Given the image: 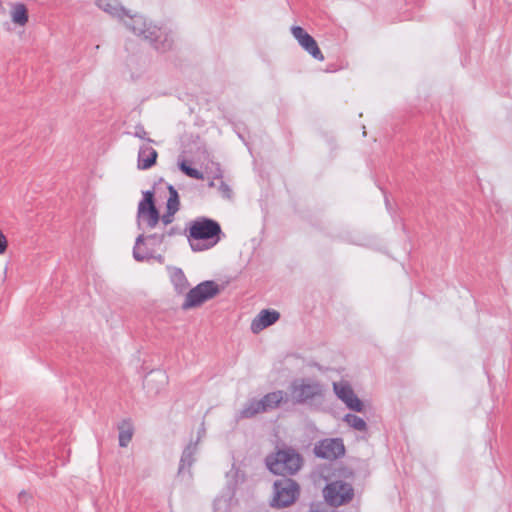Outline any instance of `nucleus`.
<instances>
[{
    "mask_svg": "<svg viewBox=\"0 0 512 512\" xmlns=\"http://www.w3.org/2000/svg\"><path fill=\"white\" fill-rule=\"evenodd\" d=\"M314 454L318 458L334 460L345 454V446L341 438H328L320 440L314 447Z\"/></svg>",
    "mask_w": 512,
    "mask_h": 512,
    "instance_id": "obj_9",
    "label": "nucleus"
},
{
    "mask_svg": "<svg viewBox=\"0 0 512 512\" xmlns=\"http://www.w3.org/2000/svg\"><path fill=\"white\" fill-rule=\"evenodd\" d=\"M198 449V440L190 441L189 444L184 448L178 468V475L184 474L187 470L188 474L190 473V468L195 462V455Z\"/></svg>",
    "mask_w": 512,
    "mask_h": 512,
    "instance_id": "obj_13",
    "label": "nucleus"
},
{
    "mask_svg": "<svg viewBox=\"0 0 512 512\" xmlns=\"http://www.w3.org/2000/svg\"><path fill=\"white\" fill-rule=\"evenodd\" d=\"M333 387L337 397L344 403L355 394L351 386L348 384L339 385L334 383Z\"/></svg>",
    "mask_w": 512,
    "mask_h": 512,
    "instance_id": "obj_23",
    "label": "nucleus"
},
{
    "mask_svg": "<svg viewBox=\"0 0 512 512\" xmlns=\"http://www.w3.org/2000/svg\"><path fill=\"white\" fill-rule=\"evenodd\" d=\"M167 188H168V192H169L168 198H179V194L173 185H168Z\"/></svg>",
    "mask_w": 512,
    "mask_h": 512,
    "instance_id": "obj_33",
    "label": "nucleus"
},
{
    "mask_svg": "<svg viewBox=\"0 0 512 512\" xmlns=\"http://www.w3.org/2000/svg\"><path fill=\"white\" fill-rule=\"evenodd\" d=\"M96 4L101 10L121 21L129 12L118 0H98Z\"/></svg>",
    "mask_w": 512,
    "mask_h": 512,
    "instance_id": "obj_15",
    "label": "nucleus"
},
{
    "mask_svg": "<svg viewBox=\"0 0 512 512\" xmlns=\"http://www.w3.org/2000/svg\"><path fill=\"white\" fill-rule=\"evenodd\" d=\"M175 213V211L167 209L166 213L160 216V220L165 226H167L172 223Z\"/></svg>",
    "mask_w": 512,
    "mask_h": 512,
    "instance_id": "obj_29",
    "label": "nucleus"
},
{
    "mask_svg": "<svg viewBox=\"0 0 512 512\" xmlns=\"http://www.w3.org/2000/svg\"><path fill=\"white\" fill-rule=\"evenodd\" d=\"M291 33L298 41L299 45L314 59L318 61L324 60V55L322 54L316 40L304 28L300 26H292Z\"/></svg>",
    "mask_w": 512,
    "mask_h": 512,
    "instance_id": "obj_10",
    "label": "nucleus"
},
{
    "mask_svg": "<svg viewBox=\"0 0 512 512\" xmlns=\"http://www.w3.org/2000/svg\"><path fill=\"white\" fill-rule=\"evenodd\" d=\"M158 158V152L149 145L140 146L138 152V162L137 167L140 170L150 169L152 166L156 164Z\"/></svg>",
    "mask_w": 512,
    "mask_h": 512,
    "instance_id": "obj_14",
    "label": "nucleus"
},
{
    "mask_svg": "<svg viewBox=\"0 0 512 512\" xmlns=\"http://www.w3.org/2000/svg\"><path fill=\"white\" fill-rule=\"evenodd\" d=\"M183 231L179 227H170L169 229L165 230L162 234H165L166 237H172L175 235H181Z\"/></svg>",
    "mask_w": 512,
    "mask_h": 512,
    "instance_id": "obj_30",
    "label": "nucleus"
},
{
    "mask_svg": "<svg viewBox=\"0 0 512 512\" xmlns=\"http://www.w3.org/2000/svg\"><path fill=\"white\" fill-rule=\"evenodd\" d=\"M261 401L257 400L255 398L250 399L243 407L242 410H240L239 414L237 415V420L240 419H250L256 416L259 413H264L263 407H261Z\"/></svg>",
    "mask_w": 512,
    "mask_h": 512,
    "instance_id": "obj_19",
    "label": "nucleus"
},
{
    "mask_svg": "<svg viewBox=\"0 0 512 512\" xmlns=\"http://www.w3.org/2000/svg\"><path fill=\"white\" fill-rule=\"evenodd\" d=\"M167 383L166 375L161 371L151 372L144 380V386L149 393L158 394Z\"/></svg>",
    "mask_w": 512,
    "mask_h": 512,
    "instance_id": "obj_16",
    "label": "nucleus"
},
{
    "mask_svg": "<svg viewBox=\"0 0 512 512\" xmlns=\"http://www.w3.org/2000/svg\"><path fill=\"white\" fill-rule=\"evenodd\" d=\"M180 208V200L179 198H168L166 209L178 212Z\"/></svg>",
    "mask_w": 512,
    "mask_h": 512,
    "instance_id": "obj_28",
    "label": "nucleus"
},
{
    "mask_svg": "<svg viewBox=\"0 0 512 512\" xmlns=\"http://www.w3.org/2000/svg\"><path fill=\"white\" fill-rule=\"evenodd\" d=\"M289 391L295 404H305L323 396L322 385L311 379L294 380L289 386Z\"/></svg>",
    "mask_w": 512,
    "mask_h": 512,
    "instance_id": "obj_7",
    "label": "nucleus"
},
{
    "mask_svg": "<svg viewBox=\"0 0 512 512\" xmlns=\"http://www.w3.org/2000/svg\"><path fill=\"white\" fill-rule=\"evenodd\" d=\"M220 286L213 280H206L190 289L181 305L183 310L199 307L220 293Z\"/></svg>",
    "mask_w": 512,
    "mask_h": 512,
    "instance_id": "obj_6",
    "label": "nucleus"
},
{
    "mask_svg": "<svg viewBox=\"0 0 512 512\" xmlns=\"http://www.w3.org/2000/svg\"><path fill=\"white\" fill-rule=\"evenodd\" d=\"M299 496V483L290 477H280L273 483L270 506L277 509L289 507L297 501Z\"/></svg>",
    "mask_w": 512,
    "mask_h": 512,
    "instance_id": "obj_4",
    "label": "nucleus"
},
{
    "mask_svg": "<svg viewBox=\"0 0 512 512\" xmlns=\"http://www.w3.org/2000/svg\"><path fill=\"white\" fill-rule=\"evenodd\" d=\"M280 318V313L272 309H263L251 323L253 333H259L265 328L276 323Z\"/></svg>",
    "mask_w": 512,
    "mask_h": 512,
    "instance_id": "obj_11",
    "label": "nucleus"
},
{
    "mask_svg": "<svg viewBox=\"0 0 512 512\" xmlns=\"http://www.w3.org/2000/svg\"><path fill=\"white\" fill-rule=\"evenodd\" d=\"M268 470L280 477H289L296 474L303 465V457L292 447L278 449L265 458Z\"/></svg>",
    "mask_w": 512,
    "mask_h": 512,
    "instance_id": "obj_3",
    "label": "nucleus"
},
{
    "mask_svg": "<svg viewBox=\"0 0 512 512\" xmlns=\"http://www.w3.org/2000/svg\"><path fill=\"white\" fill-rule=\"evenodd\" d=\"M133 135L139 139L145 140L147 143H154V140L147 137V132L142 124L135 126Z\"/></svg>",
    "mask_w": 512,
    "mask_h": 512,
    "instance_id": "obj_27",
    "label": "nucleus"
},
{
    "mask_svg": "<svg viewBox=\"0 0 512 512\" xmlns=\"http://www.w3.org/2000/svg\"><path fill=\"white\" fill-rule=\"evenodd\" d=\"M178 166H179V169L188 177H191V178L197 179V180L204 179L203 173L201 171H199L198 169L190 166L185 160H182L181 162H179Z\"/></svg>",
    "mask_w": 512,
    "mask_h": 512,
    "instance_id": "obj_24",
    "label": "nucleus"
},
{
    "mask_svg": "<svg viewBox=\"0 0 512 512\" xmlns=\"http://www.w3.org/2000/svg\"><path fill=\"white\" fill-rule=\"evenodd\" d=\"M171 282L178 294H186L189 290V282L181 268L174 267L170 274Z\"/></svg>",
    "mask_w": 512,
    "mask_h": 512,
    "instance_id": "obj_18",
    "label": "nucleus"
},
{
    "mask_svg": "<svg viewBox=\"0 0 512 512\" xmlns=\"http://www.w3.org/2000/svg\"><path fill=\"white\" fill-rule=\"evenodd\" d=\"M122 22L130 32L146 40L156 51L165 53L172 49V33L147 21L144 16L130 14L129 11Z\"/></svg>",
    "mask_w": 512,
    "mask_h": 512,
    "instance_id": "obj_1",
    "label": "nucleus"
},
{
    "mask_svg": "<svg viewBox=\"0 0 512 512\" xmlns=\"http://www.w3.org/2000/svg\"><path fill=\"white\" fill-rule=\"evenodd\" d=\"M144 241H145V235L144 234H140L136 238L135 245H134V248H133V257H134V259L136 261H138V262H143V261H147V260H150V259H155L156 261H158L159 263L162 264L164 262V256L161 255V254L154 255V249H150L148 247L142 248L141 244H144Z\"/></svg>",
    "mask_w": 512,
    "mask_h": 512,
    "instance_id": "obj_12",
    "label": "nucleus"
},
{
    "mask_svg": "<svg viewBox=\"0 0 512 512\" xmlns=\"http://www.w3.org/2000/svg\"><path fill=\"white\" fill-rule=\"evenodd\" d=\"M220 190L222 191L223 195L227 198H230L231 197V189L230 187L225 184L224 182L221 183V186H220Z\"/></svg>",
    "mask_w": 512,
    "mask_h": 512,
    "instance_id": "obj_32",
    "label": "nucleus"
},
{
    "mask_svg": "<svg viewBox=\"0 0 512 512\" xmlns=\"http://www.w3.org/2000/svg\"><path fill=\"white\" fill-rule=\"evenodd\" d=\"M286 393L282 390L273 391L264 395L261 401V407H263L265 412L274 410L280 406V404L284 401Z\"/></svg>",
    "mask_w": 512,
    "mask_h": 512,
    "instance_id": "obj_17",
    "label": "nucleus"
},
{
    "mask_svg": "<svg viewBox=\"0 0 512 512\" xmlns=\"http://www.w3.org/2000/svg\"><path fill=\"white\" fill-rule=\"evenodd\" d=\"M119 430V446L127 447L133 437V426L129 419H124L118 424Z\"/></svg>",
    "mask_w": 512,
    "mask_h": 512,
    "instance_id": "obj_20",
    "label": "nucleus"
},
{
    "mask_svg": "<svg viewBox=\"0 0 512 512\" xmlns=\"http://www.w3.org/2000/svg\"><path fill=\"white\" fill-rule=\"evenodd\" d=\"M28 10L24 4H16L12 11V21L15 24L24 26L28 22Z\"/></svg>",
    "mask_w": 512,
    "mask_h": 512,
    "instance_id": "obj_21",
    "label": "nucleus"
},
{
    "mask_svg": "<svg viewBox=\"0 0 512 512\" xmlns=\"http://www.w3.org/2000/svg\"><path fill=\"white\" fill-rule=\"evenodd\" d=\"M165 240V234H149L145 236L144 244H141L142 248L154 249V247L161 245Z\"/></svg>",
    "mask_w": 512,
    "mask_h": 512,
    "instance_id": "obj_25",
    "label": "nucleus"
},
{
    "mask_svg": "<svg viewBox=\"0 0 512 512\" xmlns=\"http://www.w3.org/2000/svg\"><path fill=\"white\" fill-rule=\"evenodd\" d=\"M188 225V241L191 249L195 252L214 247L224 236L220 224L208 217H197Z\"/></svg>",
    "mask_w": 512,
    "mask_h": 512,
    "instance_id": "obj_2",
    "label": "nucleus"
},
{
    "mask_svg": "<svg viewBox=\"0 0 512 512\" xmlns=\"http://www.w3.org/2000/svg\"><path fill=\"white\" fill-rule=\"evenodd\" d=\"M324 497L331 506L338 507L353 499L354 489L347 482L333 481L324 488Z\"/></svg>",
    "mask_w": 512,
    "mask_h": 512,
    "instance_id": "obj_8",
    "label": "nucleus"
},
{
    "mask_svg": "<svg viewBox=\"0 0 512 512\" xmlns=\"http://www.w3.org/2000/svg\"><path fill=\"white\" fill-rule=\"evenodd\" d=\"M346 406L355 412H362L364 410V404L363 402L357 397L356 394H354L351 398H349L345 402Z\"/></svg>",
    "mask_w": 512,
    "mask_h": 512,
    "instance_id": "obj_26",
    "label": "nucleus"
},
{
    "mask_svg": "<svg viewBox=\"0 0 512 512\" xmlns=\"http://www.w3.org/2000/svg\"><path fill=\"white\" fill-rule=\"evenodd\" d=\"M344 421L353 429L357 431H366L367 423L365 420L355 414H347L344 417Z\"/></svg>",
    "mask_w": 512,
    "mask_h": 512,
    "instance_id": "obj_22",
    "label": "nucleus"
},
{
    "mask_svg": "<svg viewBox=\"0 0 512 512\" xmlns=\"http://www.w3.org/2000/svg\"><path fill=\"white\" fill-rule=\"evenodd\" d=\"M25 497H27V494H26L24 491H22V492L19 494V499H20V500H22V499H24Z\"/></svg>",
    "mask_w": 512,
    "mask_h": 512,
    "instance_id": "obj_35",
    "label": "nucleus"
},
{
    "mask_svg": "<svg viewBox=\"0 0 512 512\" xmlns=\"http://www.w3.org/2000/svg\"><path fill=\"white\" fill-rule=\"evenodd\" d=\"M160 221V213L155 205L154 191L143 192V198L138 204L137 226L140 230L152 229Z\"/></svg>",
    "mask_w": 512,
    "mask_h": 512,
    "instance_id": "obj_5",
    "label": "nucleus"
},
{
    "mask_svg": "<svg viewBox=\"0 0 512 512\" xmlns=\"http://www.w3.org/2000/svg\"><path fill=\"white\" fill-rule=\"evenodd\" d=\"M8 242L4 233L0 230V254H3L7 250Z\"/></svg>",
    "mask_w": 512,
    "mask_h": 512,
    "instance_id": "obj_31",
    "label": "nucleus"
},
{
    "mask_svg": "<svg viewBox=\"0 0 512 512\" xmlns=\"http://www.w3.org/2000/svg\"><path fill=\"white\" fill-rule=\"evenodd\" d=\"M205 433V428H204V424H202V427L200 428L199 432H198V438L196 440H198V442L200 441V438L202 437V435Z\"/></svg>",
    "mask_w": 512,
    "mask_h": 512,
    "instance_id": "obj_34",
    "label": "nucleus"
}]
</instances>
